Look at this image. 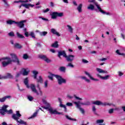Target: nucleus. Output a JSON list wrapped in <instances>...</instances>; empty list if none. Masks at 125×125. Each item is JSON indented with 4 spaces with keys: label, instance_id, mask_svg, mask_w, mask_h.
<instances>
[{
    "label": "nucleus",
    "instance_id": "nucleus-62",
    "mask_svg": "<svg viewBox=\"0 0 125 125\" xmlns=\"http://www.w3.org/2000/svg\"><path fill=\"white\" fill-rule=\"evenodd\" d=\"M14 3H19V2H22V0H20L18 1H15Z\"/></svg>",
    "mask_w": 125,
    "mask_h": 125
},
{
    "label": "nucleus",
    "instance_id": "nucleus-21",
    "mask_svg": "<svg viewBox=\"0 0 125 125\" xmlns=\"http://www.w3.org/2000/svg\"><path fill=\"white\" fill-rule=\"evenodd\" d=\"M39 111L40 109L37 110L36 112H34L30 117H29V119H34V118H36V117H37V116L38 115V113H39Z\"/></svg>",
    "mask_w": 125,
    "mask_h": 125
},
{
    "label": "nucleus",
    "instance_id": "nucleus-53",
    "mask_svg": "<svg viewBox=\"0 0 125 125\" xmlns=\"http://www.w3.org/2000/svg\"><path fill=\"white\" fill-rule=\"evenodd\" d=\"M82 62H83V63H84V64H85L86 63H88V61L85 59H83Z\"/></svg>",
    "mask_w": 125,
    "mask_h": 125
},
{
    "label": "nucleus",
    "instance_id": "nucleus-5",
    "mask_svg": "<svg viewBox=\"0 0 125 125\" xmlns=\"http://www.w3.org/2000/svg\"><path fill=\"white\" fill-rule=\"evenodd\" d=\"M64 14L62 12H53L51 14L52 19H56L57 17H63Z\"/></svg>",
    "mask_w": 125,
    "mask_h": 125
},
{
    "label": "nucleus",
    "instance_id": "nucleus-56",
    "mask_svg": "<svg viewBox=\"0 0 125 125\" xmlns=\"http://www.w3.org/2000/svg\"><path fill=\"white\" fill-rule=\"evenodd\" d=\"M24 35L25 36V37H26L27 38H28V37H29L30 36V34H29V32L25 31Z\"/></svg>",
    "mask_w": 125,
    "mask_h": 125
},
{
    "label": "nucleus",
    "instance_id": "nucleus-45",
    "mask_svg": "<svg viewBox=\"0 0 125 125\" xmlns=\"http://www.w3.org/2000/svg\"><path fill=\"white\" fill-rule=\"evenodd\" d=\"M46 35H47V32L46 31H43L41 33V36H46Z\"/></svg>",
    "mask_w": 125,
    "mask_h": 125
},
{
    "label": "nucleus",
    "instance_id": "nucleus-10",
    "mask_svg": "<svg viewBox=\"0 0 125 125\" xmlns=\"http://www.w3.org/2000/svg\"><path fill=\"white\" fill-rule=\"evenodd\" d=\"M61 56H63V57L66 58V57L67 56L66 51H65L64 50L59 51L58 53V57H59V58L60 59H61Z\"/></svg>",
    "mask_w": 125,
    "mask_h": 125
},
{
    "label": "nucleus",
    "instance_id": "nucleus-49",
    "mask_svg": "<svg viewBox=\"0 0 125 125\" xmlns=\"http://www.w3.org/2000/svg\"><path fill=\"white\" fill-rule=\"evenodd\" d=\"M20 76H21V73L20 72L17 73V74L16 75V76H15L16 79H17V78H19Z\"/></svg>",
    "mask_w": 125,
    "mask_h": 125
},
{
    "label": "nucleus",
    "instance_id": "nucleus-35",
    "mask_svg": "<svg viewBox=\"0 0 125 125\" xmlns=\"http://www.w3.org/2000/svg\"><path fill=\"white\" fill-rule=\"evenodd\" d=\"M22 58L24 59V60H27V59H29V56L27 54H24L23 55Z\"/></svg>",
    "mask_w": 125,
    "mask_h": 125
},
{
    "label": "nucleus",
    "instance_id": "nucleus-7",
    "mask_svg": "<svg viewBox=\"0 0 125 125\" xmlns=\"http://www.w3.org/2000/svg\"><path fill=\"white\" fill-rule=\"evenodd\" d=\"M12 119L15 120V121H16L17 123H19L21 125H28L27 124V122L23 121L21 119H20V121L18 120V118L16 117V115L13 114L12 116Z\"/></svg>",
    "mask_w": 125,
    "mask_h": 125
},
{
    "label": "nucleus",
    "instance_id": "nucleus-9",
    "mask_svg": "<svg viewBox=\"0 0 125 125\" xmlns=\"http://www.w3.org/2000/svg\"><path fill=\"white\" fill-rule=\"evenodd\" d=\"M26 20L21 21L20 22L16 21V24L17 25L18 27H19L20 29H22V28H24V26H25V24L24 23H25Z\"/></svg>",
    "mask_w": 125,
    "mask_h": 125
},
{
    "label": "nucleus",
    "instance_id": "nucleus-6",
    "mask_svg": "<svg viewBox=\"0 0 125 125\" xmlns=\"http://www.w3.org/2000/svg\"><path fill=\"white\" fill-rule=\"evenodd\" d=\"M92 104H93L94 105H97L98 106H100V105H102L103 106H111V105H112V104L107 103H103L100 101H96L95 102H93L92 103Z\"/></svg>",
    "mask_w": 125,
    "mask_h": 125
},
{
    "label": "nucleus",
    "instance_id": "nucleus-3",
    "mask_svg": "<svg viewBox=\"0 0 125 125\" xmlns=\"http://www.w3.org/2000/svg\"><path fill=\"white\" fill-rule=\"evenodd\" d=\"M46 106H42V108L45 110H48L50 114L51 115H63V112H59L56 110H53V108L50 107V104L49 103H46Z\"/></svg>",
    "mask_w": 125,
    "mask_h": 125
},
{
    "label": "nucleus",
    "instance_id": "nucleus-36",
    "mask_svg": "<svg viewBox=\"0 0 125 125\" xmlns=\"http://www.w3.org/2000/svg\"><path fill=\"white\" fill-rule=\"evenodd\" d=\"M74 104H75V105H76V106L77 107V108L78 109H80L81 107V105H80V104L79 103H80V102H74Z\"/></svg>",
    "mask_w": 125,
    "mask_h": 125
},
{
    "label": "nucleus",
    "instance_id": "nucleus-61",
    "mask_svg": "<svg viewBox=\"0 0 125 125\" xmlns=\"http://www.w3.org/2000/svg\"><path fill=\"white\" fill-rule=\"evenodd\" d=\"M118 74H119V77H122V76L123 75H124V73H123L122 72H121V71H119L118 72Z\"/></svg>",
    "mask_w": 125,
    "mask_h": 125
},
{
    "label": "nucleus",
    "instance_id": "nucleus-54",
    "mask_svg": "<svg viewBox=\"0 0 125 125\" xmlns=\"http://www.w3.org/2000/svg\"><path fill=\"white\" fill-rule=\"evenodd\" d=\"M75 98H76L77 100H83V99L81 98H80L79 97H77L75 95H74Z\"/></svg>",
    "mask_w": 125,
    "mask_h": 125
},
{
    "label": "nucleus",
    "instance_id": "nucleus-29",
    "mask_svg": "<svg viewBox=\"0 0 125 125\" xmlns=\"http://www.w3.org/2000/svg\"><path fill=\"white\" fill-rule=\"evenodd\" d=\"M17 35L19 39H25V36L19 33V32H17Z\"/></svg>",
    "mask_w": 125,
    "mask_h": 125
},
{
    "label": "nucleus",
    "instance_id": "nucleus-8",
    "mask_svg": "<svg viewBox=\"0 0 125 125\" xmlns=\"http://www.w3.org/2000/svg\"><path fill=\"white\" fill-rule=\"evenodd\" d=\"M7 107H8V106L4 105L2 106L1 109H0V113L2 116H4V115H5V112H7Z\"/></svg>",
    "mask_w": 125,
    "mask_h": 125
},
{
    "label": "nucleus",
    "instance_id": "nucleus-13",
    "mask_svg": "<svg viewBox=\"0 0 125 125\" xmlns=\"http://www.w3.org/2000/svg\"><path fill=\"white\" fill-rule=\"evenodd\" d=\"M39 58L40 59H42L44 60V61H45V62H47V63H50V60L48 59V58H47L46 56L45 55H40Z\"/></svg>",
    "mask_w": 125,
    "mask_h": 125
},
{
    "label": "nucleus",
    "instance_id": "nucleus-28",
    "mask_svg": "<svg viewBox=\"0 0 125 125\" xmlns=\"http://www.w3.org/2000/svg\"><path fill=\"white\" fill-rule=\"evenodd\" d=\"M59 70L61 72H63V73H65V72L66 71V67H65L64 66H61L59 68Z\"/></svg>",
    "mask_w": 125,
    "mask_h": 125
},
{
    "label": "nucleus",
    "instance_id": "nucleus-22",
    "mask_svg": "<svg viewBox=\"0 0 125 125\" xmlns=\"http://www.w3.org/2000/svg\"><path fill=\"white\" fill-rule=\"evenodd\" d=\"M37 82L38 83H43V79H42V76H40L39 77V79H37Z\"/></svg>",
    "mask_w": 125,
    "mask_h": 125
},
{
    "label": "nucleus",
    "instance_id": "nucleus-16",
    "mask_svg": "<svg viewBox=\"0 0 125 125\" xmlns=\"http://www.w3.org/2000/svg\"><path fill=\"white\" fill-rule=\"evenodd\" d=\"M97 77L100 78V79H102V80H108L110 78V75H106L104 77L101 76L100 74H97Z\"/></svg>",
    "mask_w": 125,
    "mask_h": 125
},
{
    "label": "nucleus",
    "instance_id": "nucleus-60",
    "mask_svg": "<svg viewBox=\"0 0 125 125\" xmlns=\"http://www.w3.org/2000/svg\"><path fill=\"white\" fill-rule=\"evenodd\" d=\"M67 106H73V104L72 103H67L66 104Z\"/></svg>",
    "mask_w": 125,
    "mask_h": 125
},
{
    "label": "nucleus",
    "instance_id": "nucleus-24",
    "mask_svg": "<svg viewBox=\"0 0 125 125\" xmlns=\"http://www.w3.org/2000/svg\"><path fill=\"white\" fill-rule=\"evenodd\" d=\"M97 72H98L100 73H104V74H107V71H105L104 70H102L101 68H97L96 69Z\"/></svg>",
    "mask_w": 125,
    "mask_h": 125
},
{
    "label": "nucleus",
    "instance_id": "nucleus-34",
    "mask_svg": "<svg viewBox=\"0 0 125 125\" xmlns=\"http://www.w3.org/2000/svg\"><path fill=\"white\" fill-rule=\"evenodd\" d=\"M14 115H16V117L19 119L20 117H21V114H20V112L19 111H16V114H14Z\"/></svg>",
    "mask_w": 125,
    "mask_h": 125
},
{
    "label": "nucleus",
    "instance_id": "nucleus-17",
    "mask_svg": "<svg viewBox=\"0 0 125 125\" xmlns=\"http://www.w3.org/2000/svg\"><path fill=\"white\" fill-rule=\"evenodd\" d=\"M23 71L22 75L23 76H28L29 75V69L28 68H22V69Z\"/></svg>",
    "mask_w": 125,
    "mask_h": 125
},
{
    "label": "nucleus",
    "instance_id": "nucleus-37",
    "mask_svg": "<svg viewBox=\"0 0 125 125\" xmlns=\"http://www.w3.org/2000/svg\"><path fill=\"white\" fill-rule=\"evenodd\" d=\"M116 53H117V54H118V55H122L123 56H125V53H122L120 52V50H117L116 51Z\"/></svg>",
    "mask_w": 125,
    "mask_h": 125
},
{
    "label": "nucleus",
    "instance_id": "nucleus-64",
    "mask_svg": "<svg viewBox=\"0 0 125 125\" xmlns=\"http://www.w3.org/2000/svg\"><path fill=\"white\" fill-rule=\"evenodd\" d=\"M5 99H7V98H11V96H6L4 97Z\"/></svg>",
    "mask_w": 125,
    "mask_h": 125
},
{
    "label": "nucleus",
    "instance_id": "nucleus-15",
    "mask_svg": "<svg viewBox=\"0 0 125 125\" xmlns=\"http://www.w3.org/2000/svg\"><path fill=\"white\" fill-rule=\"evenodd\" d=\"M84 73L86 76H88V77L90 79V80H92L93 81H96V82H98L99 80L97 79H94L93 77H91V75H90V74L89 73L87 72V71H85Z\"/></svg>",
    "mask_w": 125,
    "mask_h": 125
},
{
    "label": "nucleus",
    "instance_id": "nucleus-52",
    "mask_svg": "<svg viewBox=\"0 0 125 125\" xmlns=\"http://www.w3.org/2000/svg\"><path fill=\"white\" fill-rule=\"evenodd\" d=\"M108 113L109 114H113V113H114V109L111 108V109H109L108 111Z\"/></svg>",
    "mask_w": 125,
    "mask_h": 125
},
{
    "label": "nucleus",
    "instance_id": "nucleus-2",
    "mask_svg": "<svg viewBox=\"0 0 125 125\" xmlns=\"http://www.w3.org/2000/svg\"><path fill=\"white\" fill-rule=\"evenodd\" d=\"M49 74L50 76H48V78H49V79L51 81H53V77H55V78H56V79H57V80H58V83L60 85H61V84H62V83H67L66 79L62 78L61 76L55 75L51 73V72H50Z\"/></svg>",
    "mask_w": 125,
    "mask_h": 125
},
{
    "label": "nucleus",
    "instance_id": "nucleus-44",
    "mask_svg": "<svg viewBox=\"0 0 125 125\" xmlns=\"http://www.w3.org/2000/svg\"><path fill=\"white\" fill-rule=\"evenodd\" d=\"M67 67H71V68H74V67H75L74 65H73V64H72V63L70 62L68 63V64L66 65Z\"/></svg>",
    "mask_w": 125,
    "mask_h": 125
},
{
    "label": "nucleus",
    "instance_id": "nucleus-25",
    "mask_svg": "<svg viewBox=\"0 0 125 125\" xmlns=\"http://www.w3.org/2000/svg\"><path fill=\"white\" fill-rule=\"evenodd\" d=\"M104 122V120L101 119V120H97L96 121L97 124H100L99 125H105V124H102Z\"/></svg>",
    "mask_w": 125,
    "mask_h": 125
},
{
    "label": "nucleus",
    "instance_id": "nucleus-55",
    "mask_svg": "<svg viewBox=\"0 0 125 125\" xmlns=\"http://www.w3.org/2000/svg\"><path fill=\"white\" fill-rule=\"evenodd\" d=\"M79 110H80V111H81V112L82 113V114H84V110L83 108H82V107H80L79 108Z\"/></svg>",
    "mask_w": 125,
    "mask_h": 125
},
{
    "label": "nucleus",
    "instance_id": "nucleus-30",
    "mask_svg": "<svg viewBox=\"0 0 125 125\" xmlns=\"http://www.w3.org/2000/svg\"><path fill=\"white\" fill-rule=\"evenodd\" d=\"M65 118L69 120V121H73L74 122H77V119H73L69 117V116L66 115H65Z\"/></svg>",
    "mask_w": 125,
    "mask_h": 125
},
{
    "label": "nucleus",
    "instance_id": "nucleus-1",
    "mask_svg": "<svg viewBox=\"0 0 125 125\" xmlns=\"http://www.w3.org/2000/svg\"><path fill=\"white\" fill-rule=\"evenodd\" d=\"M10 55L11 56V58L9 57H6L0 59V61H2V60H7V62L3 61L2 62V67H6V66H8V65H9V64L12 62H13L14 63H17V65H19V66L21 65V63H20V61L19 60L17 54L11 53Z\"/></svg>",
    "mask_w": 125,
    "mask_h": 125
},
{
    "label": "nucleus",
    "instance_id": "nucleus-19",
    "mask_svg": "<svg viewBox=\"0 0 125 125\" xmlns=\"http://www.w3.org/2000/svg\"><path fill=\"white\" fill-rule=\"evenodd\" d=\"M51 33H52V34H53L54 35H56V36H57L58 37H60L61 36L60 34L57 32V31H56V30L54 28L51 29Z\"/></svg>",
    "mask_w": 125,
    "mask_h": 125
},
{
    "label": "nucleus",
    "instance_id": "nucleus-27",
    "mask_svg": "<svg viewBox=\"0 0 125 125\" xmlns=\"http://www.w3.org/2000/svg\"><path fill=\"white\" fill-rule=\"evenodd\" d=\"M95 7L93 4H90L87 7L88 9H90V10H94Z\"/></svg>",
    "mask_w": 125,
    "mask_h": 125
},
{
    "label": "nucleus",
    "instance_id": "nucleus-42",
    "mask_svg": "<svg viewBox=\"0 0 125 125\" xmlns=\"http://www.w3.org/2000/svg\"><path fill=\"white\" fill-rule=\"evenodd\" d=\"M67 27H68L69 32H70V33H73V28H72V26H70L69 25H67Z\"/></svg>",
    "mask_w": 125,
    "mask_h": 125
},
{
    "label": "nucleus",
    "instance_id": "nucleus-38",
    "mask_svg": "<svg viewBox=\"0 0 125 125\" xmlns=\"http://www.w3.org/2000/svg\"><path fill=\"white\" fill-rule=\"evenodd\" d=\"M29 36H30V37H31L33 39H36V36H35V33H34V32H30L29 34Z\"/></svg>",
    "mask_w": 125,
    "mask_h": 125
},
{
    "label": "nucleus",
    "instance_id": "nucleus-59",
    "mask_svg": "<svg viewBox=\"0 0 125 125\" xmlns=\"http://www.w3.org/2000/svg\"><path fill=\"white\" fill-rule=\"evenodd\" d=\"M2 1H3V2L5 3V4L7 6H8V3H7V1H6V0H2Z\"/></svg>",
    "mask_w": 125,
    "mask_h": 125
},
{
    "label": "nucleus",
    "instance_id": "nucleus-31",
    "mask_svg": "<svg viewBox=\"0 0 125 125\" xmlns=\"http://www.w3.org/2000/svg\"><path fill=\"white\" fill-rule=\"evenodd\" d=\"M80 104H81V105H84L85 106H89V105H90V102H89V101H87L84 103H80Z\"/></svg>",
    "mask_w": 125,
    "mask_h": 125
},
{
    "label": "nucleus",
    "instance_id": "nucleus-40",
    "mask_svg": "<svg viewBox=\"0 0 125 125\" xmlns=\"http://www.w3.org/2000/svg\"><path fill=\"white\" fill-rule=\"evenodd\" d=\"M22 6L25 7V8L29 9V7L30 6V4H23L22 3Z\"/></svg>",
    "mask_w": 125,
    "mask_h": 125
},
{
    "label": "nucleus",
    "instance_id": "nucleus-4",
    "mask_svg": "<svg viewBox=\"0 0 125 125\" xmlns=\"http://www.w3.org/2000/svg\"><path fill=\"white\" fill-rule=\"evenodd\" d=\"M37 87L38 89H39L40 93L38 92V90H37V88H36V85H35L34 84H30V88L32 92H34V93H36L37 95H40L41 96H42V92L41 90V87H40V84H39V83H38L37 84Z\"/></svg>",
    "mask_w": 125,
    "mask_h": 125
},
{
    "label": "nucleus",
    "instance_id": "nucleus-50",
    "mask_svg": "<svg viewBox=\"0 0 125 125\" xmlns=\"http://www.w3.org/2000/svg\"><path fill=\"white\" fill-rule=\"evenodd\" d=\"M39 18H40V19H42V20H43L44 21H48V19H45L42 17H39Z\"/></svg>",
    "mask_w": 125,
    "mask_h": 125
},
{
    "label": "nucleus",
    "instance_id": "nucleus-58",
    "mask_svg": "<svg viewBox=\"0 0 125 125\" xmlns=\"http://www.w3.org/2000/svg\"><path fill=\"white\" fill-rule=\"evenodd\" d=\"M17 86L18 87L19 90H20V91H23V90H24V89H21L20 88V86H19V84H17Z\"/></svg>",
    "mask_w": 125,
    "mask_h": 125
},
{
    "label": "nucleus",
    "instance_id": "nucleus-18",
    "mask_svg": "<svg viewBox=\"0 0 125 125\" xmlns=\"http://www.w3.org/2000/svg\"><path fill=\"white\" fill-rule=\"evenodd\" d=\"M3 79H13V76L11 74L8 73L6 74V76H3Z\"/></svg>",
    "mask_w": 125,
    "mask_h": 125
},
{
    "label": "nucleus",
    "instance_id": "nucleus-48",
    "mask_svg": "<svg viewBox=\"0 0 125 125\" xmlns=\"http://www.w3.org/2000/svg\"><path fill=\"white\" fill-rule=\"evenodd\" d=\"M5 113H7L8 114H12L13 112L11 109H10L9 110H7V111H6Z\"/></svg>",
    "mask_w": 125,
    "mask_h": 125
},
{
    "label": "nucleus",
    "instance_id": "nucleus-47",
    "mask_svg": "<svg viewBox=\"0 0 125 125\" xmlns=\"http://www.w3.org/2000/svg\"><path fill=\"white\" fill-rule=\"evenodd\" d=\"M6 99L4 97L2 98H0V102H1L2 103H3L4 101H5Z\"/></svg>",
    "mask_w": 125,
    "mask_h": 125
},
{
    "label": "nucleus",
    "instance_id": "nucleus-39",
    "mask_svg": "<svg viewBox=\"0 0 125 125\" xmlns=\"http://www.w3.org/2000/svg\"><path fill=\"white\" fill-rule=\"evenodd\" d=\"M92 111L95 115H97V113L96 112V108H95V106L94 105L92 106Z\"/></svg>",
    "mask_w": 125,
    "mask_h": 125
},
{
    "label": "nucleus",
    "instance_id": "nucleus-63",
    "mask_svg": "<svg viewBox=\"0 0 125 125\" xmlns=\"http://www.w3.org/2000/svg\"><path fill=\"white\" fill-rule=\"evenodd\" d=\"M33 73L34 75H38L39 74V72L37 71H33Z\"/></svg>",
    "mask_w": 125,
    "mask_h": 125
},
{
    "label": "nucleus",
    "instance_id": "nucleus-46",
    "mask_svg": "<svg viewBox=\"0 0 125 125\" xmlns=\"http://www.w3.org/2000/svg\"><path fill=\"white\" fill-rule=\"evenodd\" d=\"M88 2L93 3H94V4H95V3H97V2H96V1H95V0H88Z\"/></svg>",
    "mask_w": 125,
    "mask_h": 125
},
{
    "label": "nucleus",
    "instance_id": "nucleus-33",
    "mask_svg": "<svg viewBox=\"0 0 125 125\" xmlns=\"http://www.w3.org/2000/svg\"><path fill=\"white\" fill-rule=\"evenodd\" d=\"M60 107H61V108H64V112H65V113H67V108L66 107V105L62 104V103L60 104Z\"/></svg>",
    "mask_w": 125,
    "mask_h": 125
},
{
    "label": "nucleus",
    "instance_id": "nucleus-51",
    "mask_svg": "<svg viewBox=\"0 0 125 125\" xmlns=\"http://www.w3.org/2000/svg\"><path fill=\"white\" fill-rule=\"evenodd\" d=\"M48 83V80H46L44 82V87L45 88L47 87Z\"/></svg>",
    "mask_w": 125,
    "mask_h": 125
},
{
    "label": "nucleus",
    "instance_id": "nucleus-26",
    "mask_svg": "<svg viewBox=\"0 0 125 125\" xmlns=\"http://www.w3.org/2000/svg\"><path fill=\"white\" fill-rule=\"evenodd\" d=\"M52 47H55V48H57L59 45H58V42L56 41L54 43H53L51 45Z\"/></svg>",
    "mask_w": 125,
    "mask_h": 125
},
{
    "label": "nucleus",
    "instance_id": "nucleus-20",
    "mask_svg": "<svg viewBox=\"0 0 125 125\" xmlns=\"http://www.w3.org/2000/svg\"><path fill=\"white\" fill-rule=\"evenodd\" d=\"M14 46V48H17V49H21V48H22V45L19 43H15Z\"/></svg>",
    "mask_w": 125,
    "mask_h": 125
},
{
    "label": "nucleus",
    "instance_id": "nucleus-32",
    "mask_svg": "<svg viewBox=\"0 0 125 125\" xmlns=\"http://www.w3.org/2000/svg\"><path fill=\"white\" fill-rule=\"evenodd\" d=\"M83 7V4H80L78 7H77V10L79 12H82V8Z\"/></svg>",
    "mask_w": 125,
    "mask_h": 125
},
{
    "label": "nucleus",
    "instance_id": "nucleus-41",
    "mask_svg": "<svg viewBox=\"0 0 125 125\" xmlns=\"http://www.w3.org/2000/svg\"><path fill=\"white\" fill-rule=\"evenodd\" d=\"M27 99H28L29 101H33V100H34V97L29 95L27 96Z\"/></svg>",
    "mask_w": 125,
    "mask_h": 125
},
{
    "label": "nucleus",
    "instance_id": "nucleus-12",
    "mask_svg": "<svg viewBox=\"0 0 125 125\" xmlns=\"http://www.w3.org/2000/svg\"><path fill=\"white\" fill-rule=\"evenodd\" d=\"M95 5H96V6L97 7L99 11H100V12H101V13H102L103 14H106V15H110L109 13H107V12L103 11V10H102V9L100 7V6H99V5H98V3L97 2L96 3H95Z\"/></svg>",
    "mask_w": 125,
    "mask_h": 125
},
{
    "label": "nucleus",
    "instance_id": "nucleus-57",
    "mask_svg": "<svg viewBox=\"0 0 125 125\" xmlns=\"http://www.w3.org/2000/svg\"><path fill=\"white\" fill-rule=\"evenodd\" d=\"M49 10H50L49 8H47L45 10H43V12H44V13H46V12H48V11H49Z\"/></svg>",
    "mask_w": 125,
    "mask_h": 125
},
{
    "label": "nucleus",
    "instance_id": "nucleus-11",
    "mask_svg": "<svg viewBox=\"0 0 125 125\" xmlns=\"http://www.w3.org/2000/svg\"><path fill=\"white\" fill-rule=\"evenodd\" d=\"M65 58L67 62H73V61H74V60L75 59V55H68V56L66 55V57H65Z\"/></svg>",
    "mask_w": 125,
    "mask_h": 125
},
{
    "label": "nucleus",
    "instance_id": "nucleus-14",
    "mask_svg": "<svg viewBox=\"0 0 125 125\" xmlns=\"http://www.w3.org/2000/svg\"><path fill=\"white\" fill-rule=\"evenodd\" d=\"M23 83L26 85L27 88H30V85H29V78L28 77L24 79Z\"/></svg>",
    "mask_w": 125,
    "mask_h": 125
},
{
    "label": "nucleus",
    "instance_id": "nucleus-43",
    "mask_svg": "<svg viewBox=\"0 0 125 125\" xmlns=\"http://www.w3.org/2000/svg\"><path fill=\"white\" fill-rule=\"evenodd\" d=\"M8 35L10 37H15V34H14V33L13 32H10L8 33Z\"/></svg>",
    "mask_w": 125,
    "mask_h": 125
},
{
    "label": "nucleus",
    "instance_id": "nucleus-23",
    "mask_svg": "<svg viewBox=\"0 0 125 125\" xmlns=\"http://www.w3.org/2000/svg\"><path fill=\"white\" fill-rule=\"evenodd\" d=\"M7 24L8 25H12V24H16V21H12L11 20H9L6 21Z\"/></svg>",
    "mask_w": 125,
    "mask_h": 125
}]
</instances>
